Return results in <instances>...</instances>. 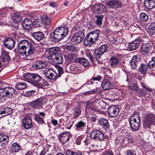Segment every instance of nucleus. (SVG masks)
<instances>
[{
    "label": "nucleus",
    "instance_id": "nucleus-1",
    "mask_svg": "<svg viewBox=\"0 0 155 155\" xmlns=\"http://www.w3.org/2000/svg\"><path fill=\"white\" fill-rule=\"evenodd\" d=\"M17 47L18 54L23 57H31L35 50L34 45L27 40L20 41Z\"/></svg>",
    "mask_w": 155,
    "mask_h": 155
},
{
    "label": "nucleus",
    "instance_id": "nucleus-2",
    "mask_svg": "<svg viewBox=\"0 0 155 155\" xmlns=\"http://www.w3.org/2000/svg\"><path fill=\"white\" fill-rule=\"evenodd\" d=\"M68 31L66 27H58L51 33L49 39L53 41L58 42L63 39L68 34Z\"/></svg>",
    "mask_w": 155,
    "mask_h": 155
},
{
    "label": "nucleus",
    "instance_id": "nucleus-3",
    "mask_svg": "<svg viewBox=\"0 0 155 155\" xmlns=\"http://www.w3.org/2000/svg\"><path fill=\"white\" fill-rule=\"evenodd\" d=\"M58 74L53 69L48 68H45L43 71L44 74L49 80H55L57 78L61 77V75L64 73L63 68L60 66L57 68Z\"/></svg>",
    "mask_w": 155,
    "mask_h": 155
},
{
    "label": "nucleus",
    "instance_id": "nucleus-4",
    "mask_svg": "<svg viewBox=\"0 0 155 155\" xmlns=\"http://www.w3.org/2000/svg\"><path fill=\"white\" fill-rule=\"evenodd\" d=\"M17 94L16 91L13 88L6 87L0 91V101L2 102L5 101L8 98L14 97Z\"/></svg>",
    "mask_w": 155,
    "mask_h": 155
},
{
    "label": "nucleus",
    "instance_id": "nucleus-5",
    "mask_svg": "<svg viewBox=\"0 0 155 155\" xmlns=\"http://www.w3.org/2000/svg\"><path fill=\"white\" fill-rule=\"evenodd\" d=\"M129 123L132 130L136 131L139 129L140 118L137 113L135 112L131 115L129 119Z\"/></svg>",
    "mask_w": 155,
    "mask_h": 155
},
{
    "label": "nucleus",
    "instance_id": "nucleus-6",
    "mask_svg": "<svg viewBox=\"0 0 155 155\" xmlns=\"http://www.w3.org/2000/svg\"><path fill=\"white\" fill-rule=\"evenodd\" d=\"M25 78L28 79L30 80V82L36 87L39 88L42 87V84L41 83H39L42 78L38 74L28 73L25 75Z\"/></svg>",
    "mask_w": 155,
    "mask_h": 155
},
{
    "label": "nucleus",
    "instance_id": "nucleus-7",
    "mask_svg": "<svg viewBox=\"0 0 155 155\" xmlns=\"http://www.w3.org/2000/svg\"><path fill=\"white\" fill-rule=\"evenodd\" d=\"M97 30H96L86 35L84 42L85 45L90 47L93 44H96V41L97 39Z\"/></svg>",
    "mask_w": 155,
    "mask_h": 155
},
{
    "label": "nucleus",
    "instance_id": "nucleus-8",
    "mask_svg": "<svg viewBox=\"0 0 155 155\" xmlns=\"http://www.w3.org/2000/svg\"><path fill=\"white\" fill-rule=\"evenodd\" d=\"M109 62L110 67L112 68L118 67L122 68V70L125 68L124 62H121L120 58L117 56L111 57L109 59Z\"/></svg>",
    "mask_w": 155,
    "mask_h": 155
},
{
    "label": "nucleus",
    "instance_id": "nucleus-9",
    "mask_svg": "<svg viewBox=\"0 0 155 155\" xmlns=\"http://www.w3.org/2000/svg\"><path fill=\"white\" fill-rule=\"evenodd\" d=\"M143 124L145 128H149L151 125H155V114L153 113L147 114L144 119Z\"/></svg>",
    "mask_w": 155,
    "mask_h": 155
},
{
    "label": "nucleus",
    "instance_id": "nucleus-10",
    "mask_svg": "<svg viewBox=\"0 0 155 155\" xmlns=\"http://www.w3.org/2000/svg\"><path fill=\"white\" fill-rule=\"evenodd\" d=\"M47 99L44 97H41L30 103V106L34 109L41 107L43 104L47 101Z\"/></svg>",
    "mask_w": 155,
    "mask_h": 155
},
{
    "label": "nucleus",
    "instance_id": "nucleus-11",
    "mask_svg": "<svg viewBox=\"0 0 155 155\" xmlns=\"http://www.w3.org/2000/svg\"><path fill=\"white\" fill-rule=\"evenodd\" d=\"M22 124L23 126L25 129L31 128L33 125L31 117L28 115L24 116L22 119Z\"/></svg>",
    "mask_w": 155,
    "mask_h": 155
},
{
    "label": "nucleus",
    "instance_id": "nucleus-12",
    "mask_svg": "<svg viewBox=\"0 0 155 155\" xmlns=\"http://www.w3.org/2000/svg\"><path fill=\"white\" fill-rule=\"evenodd\" d=\"M111 79L110 77H106L101 83V86L104 90H107L111 89L112 87L111 83Z\"/></svg>",
    "mask_w": 155,
    "mask_h": 155
},
{
    "label": "nucleus",
    "instance_id": "nucleus-13",
    "mask_svg": "<svg viewBox=\"0 0 155 155\" xmlns=\"http://www.w3.org/2000/svg\"><path fill=\"white\" fill-rule=\"evenodd\" d=\"M72 135L68 132H63L60 134L58 136V140L62 144H64L67 142L70 139Z\"/></svg>",
    "mask_w": 155,
    "mask_h": 155
},
{
    "label": "nucleus",
    "instance_id": "nucleus-14",
    "mask_svg": "<svg viewBox=\"0 0 155 155\" xmlns=\"http://www.w3.org/2000/svg\"><path fill=\"white\" fill-rule=\"evenodd\" d=\"M119 111V108L115 105L110 106L107 110L108 114L110 117H114L117 116Z\"/></svg>",
    "mask_w": 155,
    "mask_h": 155
},
{
    "label": "nucleus",
    "instance_id": "nucleus-15",
    "mask_svg": "<svg viewBox=\"0 0 155 155\" xmlns=\"http://www.w3.org/2000/svg\"><path fill=\"white\" fill-rule=\"evenodd\" d=\"M97 112L100 114L105 115L106 113V103L101 100H97Z\"/></svg>",
    "mask_w": 155,
    "mask_h": 155
},
{
    "label": "nucleus",
    "instance_id": "nucleus-16",
    "mask_svg": "<svg viewBox=\"0 0 155 155\" xmlns=\"http://www.w3.org/2000/svg\"><path fill=\"white\" fill-rule=\"evenodd\" d=\"M22 25L24 29L29 31L30 30H31L33 24L31 19L25 18L22 23Z\"/></svg>",
    "mask_w": 155,
    "mask_h": 155
},
{
    "label": "nucleus",
    "instance_id": "nucleus-17",
    "mask_svg": "<svg viewBox=\"0 0 155 155\" xmlns=\"http://www.w3.org/2000/svg\"><path fill=\"white\" fill-rule=\"evenodd\" d=\"M142 39L138 37L129 44V47L131 50H134L137 48L140 44Z\"/></svg>",
    "mask_w": 155,
    "mask_h": 155
},
{
    "label": "nucleus",
    "instance_id": "nucleus-18",
    "mask_svg": "<svg viewBox=\"0 0 155 155\" xmlns=\"http://www.w3.org/2000/svg\"><path fill=\"white\" fill-rule=\"evenodd\" d=\"M152 48L150 44L146 43L143 45L141 48L142 54L145 56L150 54L152 51Z\"/></svg>",
    "mask_w": 155,
    "mask_h": 155
},
{
    "label": "nucleus",
    "instance_id": "nucleus-19",
    "mask_svg": "<svg viewBox=\"0 0 155 155\" xmlns=\"http://www.w3.org/2000/svg\"><path fill=\"white\" fill-rule=\"evenodd\" d=\"M98 123L101 125L104 129L107 131L109 130L110 126L107 119L101 117L99 119Z\"/></svg>",
    "mask_w": 155,
    "mask_h": 155
},
{
    "label": "nucleus",
    "instance_id": "nucleus-20",
    "mask_svg": "<svg viewBox=\"0 0 155 155\" xmlns=\"http://www.w3.org/2000/svg\"><path fill=\"white\" fill-rule=\"evenodd\" d=\"M51 59L54 63L61 64L63 61V56L61 54L58 53L56 55H53Z\"/></svg>",
    "mask_w": 155,
    "mask_h": 155
},
{
    "label": "nucleus",
    "instance_id": "nucleus-21",
    "mask_svg": "<svg viewBox=\"0 0 155 155\" xmlns=\"http://www.w3.org/2000/svg\"><path fill=\"white\" fill-rule=\"evenodd\" d=\"M4 44L6 48L9 50H12L15 46V41L13 39L8 38L4 41Z\"/></svg>",
    "mask_w": 155,
    "mask_h": 155
},
{
    "label": "nucleus",
    "instance_id": "nucleus-22",
    "mask_svg": "<svg viewBox=\"0 0 155 155\" xmlns=\"http://www.w3.org/2000/svg\"><path fill=\"white\" fill-rule=\"evenodd\" d=\"M140 61L139 55H137L133 56L130 62L131 67L133 69L135 68Z\"/></svg>",
    "mask_w": 155,
    "mask_h": 155
},
{
    "label": "nucleus",
    "instance_id": "nucleus-23",
    "mask_svg": "<svg viewBox=\"0 0 155 155\" xmlns=\"http://www.w3.org/2000/svg\"><path fill=\"white\" fill-rule=\"evenodd\" d=\"M83 40V38L78 33H75L71 39L72 44L77 45L80 43Z\"/></svg>",
    "mask_w": 155,
    "mask_h": 155
},
{
    "label": "nucleus",
    "instance_id": "nucleus-24",
    "mask_svg": "<svg viewBox=\"0 0 155 155\" xmlns=\"http://www.w3.org/2000/svg\"><path fill=\"white\" fill-rule=\"evenodd\" d=\"M47 65V63L42 61H38L32 65L33 69H38L43 68Z\"/></svg>",
    "mask_w": 155,
    "mask_h": 155
},
{
    "label": "nucleus",
    "instance_id": "nucleus-25",
    "mask_svg": "<svg viewBox=\"0 0 155 155\" xmlns=\"http://www.w3.org/2000/svg\"><path fill=\"white\" fill-rule=\"evenodd\" d=\"M31 36L37 41L42 40L44 38V34L41 31H38L32 33Z\"/></svg>",
    "mask_w": 155,
    "mask_h": 155
},
{
    "label": "nucleus",
    "instance_id": "nucleus-26",
    "mask_svg": "<svg viewBox=\"0 0 155 155\" xmlns=\"http://www.w3.org/2000/svg\"><path fill=\"white\" fill-rule=\"evenodd\" d=\"M60 48L58 47H53L49 48L47 50L49 55L48 56L49 59H51V57L53 55L57 54L58 52L60 51Z\"/></svg>",
    "mask_w": 155,
    "mask_h": 155
},
{
    "label": "nucleus",
    "instance_id": "nucleus-27",
    "mask_svg": "<svg viewBox=\"0 0 155 155\" xmlns=\"http://www.w3.org/2000/svg\"><path fill=\"white\" fill-rule=\"evenodd\" d=\"M0 57L4 62H8L10 60V58L9 56L8 53L3 49H2L1 51Z\"/></svg>",
    "mask_w": 155,
    "mask_h": 155
},
{
    "label": "nucleus",
    "instance_id": "nucleus-28",
    "mask_svg": "<svg viewBox=\"0 0 155 155\" xmlns=\"http://www.w3.org/2000/svg\"><path fill=\"white\" fill-rule=\"evenodd\" d=\"M108 47L106 44L101 45L97 49V56L100 58L102 54L105 52L107 50Z\"/></svg>",
    "mask_w": 155,
    "mask_h": 155
},
{
    "label": "nucleus",
    "instance_id": "nucleus-29",
    "mask_svg": "<svg viewBox=\"0 0 155 155\" xmlns=\"http://www.w3.org/2000/svg\"><path fill=\"white\" fill-rule=\"evenodd\" d=\"M11 18L14 22L18 23L21 21L22 19V17L21 15L18 13H14L12 15Z\"/></svg>",
    "mask_w": 155,
    "mask_h": 155
},
{
    "label": "nucleus",
    "instance_id": "nucleus-30",
    "mask_svg": "<svg viewBox=\"0 0 155 155\" xmlns=\"http://www.w3.org/2000/svg\"><path fill=\"white\" fill-rule=\"evenodd\" d=\"M144 3L145 7L150 9H152L155 7V1H144Z\"/></svg>",
    "mask_w": 155,
    "mask_h": 155
},
{
    "label": "nucleus",
    "instance_id": "nucleus-31",
    "mask_svg": "<svg viewBox=\"0 0 155 155\" xmlns=\"http://www.w3.org/2000/svg\"><path fill=\"white\" fill-rule=\"evenodd\" d=\"M8 137L7 136H2L0 141V148L1 149L3 147L5 146L8 143Z\"/></svg>",
    "mask_w": 155,
    "mask_h": 155
},
{
    "label": "nucleus",
    "instance_id": "nucleus-32",
    "mask_svg": "<svg viewBox=\"0 0 155 155\" xmlns=\"http://www.w3.org/2000/svg\"><path fill=\"white\" fill-rule=\"evenodd\" d=\"M86 123L82 121H80L75 125L76 129L78 130H82L85 127Z\"/></svg>",
    "mask_w": 155,
    "mask_h": 155
},
{
    "label": "nucleus",
    "instance_id": "nucleus-33",
    "mask_svg": "<svg viewBox=\"0 0 155 155\" xmlns=\"http://www.w3.org/2000/svg\"><path fill=\"white\" fill-rule=\"evenodd\" d=\"M20 146L19 144L16 143H15L12 144V150L15 153L18 152L20 149Z\"/></svg>",
    "mask_w": 155,
    "mask_h": 155
},
{
    "label": "nucleus",
    "instance_id": "nucleus-34",
    "mask_svg": "<svg viewBox=\"0 0 155 155\" xmlns=\"http://www.w3.org/2000/svg\"><path fill=\"white\" fill-rule=\"evenodd\" d=\"M106 4L107 6L112 8H116L118 6L117 1H109L106 3Z\"/></svg>",
    "mask_w": 155,
    "mask_h": 155
},
{
    "label": "nucleus",
    "instance_id": "nucleus-35",
    "mask_svg": "<svg viewBox=\"0 0 155 155\" xmlns=\"http://www.w3.org/2000/svg\"><path fill=\"white\" fill-rule=\"evenodd\" d=\"M65 154L66 155H82V153L79 151L74 152L70 150H67Z\"/></svg>",
    "mask_w": 155,
    "mask_h": 155
},
{
    "label": "nucleus",
    "instance_id": "nucleus-36",
    "mask_svg": "<svg viewBox=\"0 0 155 155\" xmlns=\"http://www.w3.org/2000/svg\"><path fill=\"white\" fill-rule=\"evenodd\" d=\"M27 86L26 84L24 82L18 83L15 86V88L19 90L25 89Z\"/></svg>",
    "mask_w": 155,
    "mask_h": 155
},
{
    "label": "nucleus",
    "instance_id": "nucleus-37",
    "mask_svg": "<svg viewBox=\"0 0 155 155\" xmlns=\"http://www.w3.org/2000/svg\"><path fill=\"white\" fill-rule=\"evenodd\" d=\"M148 67L147 65L144 64H141L139 67V71L143 74H145L147 72V70Z\"/></svg>",
    "mask_w": 155,
    "mask_h": 155
},
{
    "label": "nucleus",
    "instance_id": "nucleus-38",
    "mask_svg": "<svg viewBox=\"0 0 155 155\" xmlns=\"http://www.w3.org/2000/svg\"><path fill=\"white\" fill-rule=\"evenodd\" d=\"M34 118L35 121L39 124H41L44 123V118L41 117L38 114H35Z\"/></svg>",
    "mask_w": 155,
    "mask_h": 155
},
{
    "label": "nucleus",
    "instance_id": "nucleus-39",
    "mask_svg": "<svg viewBox=\"0 0 155 155\" xmlns=\"http://www.w3.org/2000/svg\"><path fill=\"white\" fill-rule=\"evenodd\" d=\"M78 61L84 67H87L89 64L88 61L85 58H80L79 59Z\"/></svg>",
    "mask_w": 155,
    "mask_h": 155
},
{
    "label": "nucleus",
    "instance_id": "nucleus-40",
    "mask_svg": "<svg viewBox=\"0 0 155 155\" xmlns=\"http://www.w3.org/2000/svg\"><path fill=\"white\" fill-rule=\"evenodd\" d=\"M42 23L46 25H49L51 23V20L47 15L44 16L42 19Z\"/></svg>",
    "mask_w": 155,
    "mask_h": 155
},
{
    "label": "nucleus",
    "instance_id": "nucleus-41",
    "mask_svg": "<svg viewBox=\"0 0 155 155\" xmlns=\"http://www.w3.org/2000/svg\"><path fill=\"white\" fill-rule=\"evenodd\" d=\"M147 66L151 69L155 67V57H152L151 60L147 64Z\"/></svg>",
    "mask_w": 155,
    "mask_h": 155
},
{
    "label": "nucleus",
    "instance_id": "nucleus-42",
    "mask_svg": "<svg viewBox=\"0 0 155 155\" xmlns=\"http://www.w3.org/2000/svg\"><path fill=\"white\" fill-rule=\"evenodd\" d=\"M106 11V7L103 4H100L97 6V12L99 13L104 12Z\"/></svg>",
    "mask_w": 155,
    "mask_h": 155
},
{
    "label": "nucleus",
    "instance_id": "nucleus-43",
    "mask_svg": "<svg viewBox=\"0 0 155 155\" xmlns=\"http://www.w3.org/2000/svg\"><path fill=\"white\" fill-rule=\"evenodd\" d=\"M148 19V17L147 15L144 13H141L140 15V19L142 21H146Z\"/></svg>",
    "mask_w": 155,
    "mask_h": 155
},
{
    "label": "nucleus",
    "instance_id": "nucleus-44",
    "mask_svg": "<svg viewBox=\"0 0 155 155\" xmlns=\"http://www.w3.org/2000/svg\"><path fill=\"white\" fill-rule=\"evenodd\" d=\"M129 88L133 91H137L139 89L137 84L135 83H132L129 86Z\"/></svg>",
    "mask_w": 155,
    "mask_h": 155
},
{
    "label": "nucleus",
    "instance_id": "nucleus-45",
    "mask_svg": "<svg viewBox=\"0 0 155 155\" xmlns=\"http://www.w3.org/2000/svg\"><path fill=\"white\" fill-rule=\"evenodd\" d=\"M137 93L140 97H142L145 96L146 94H147V92L142 89H140L138 91Z\"/></svg>",
    "mask_w": 155,
    "mask_h": 155
},
{
    "label": "nucleus",
    "instance_id": "nucleus-46",
    "mask_svg": "<svg viewBox=\"0 0 155 155\" xmlns=\"http://www.w3.org/2000/svg\"><path fill=\"white\" fill-rule=\"evenodd\" d=\"M80 110L78 109H75L73 113V117L74 118H77L81 114Z\"/></svg>",
    "mask_w": 155,
    "mask_h": 155
},
{
    "label": "nucleus",
    "instance_id": "nucleus-47",
    "mask_svg": "<svg viewBox=\"0 0 155 155\" xmlns=\"http://www.w3.org/2000/svg\"><path fill=\"white\" fill-rule=\"evenodd\" d=\"M65 58H67L68 60L72 61L76 58L75 55L73 53L68 54V55L65 57Z\"/></svg>",
    "mask_w": 155,
    "mask_h": 155
},
{
    "label": "nucleus",
    "instance_id": "nucleus-48",
    "mask_svg": "<svg viewBox=\"0 0 155 155\" xmlns=\"http://www.w3.org/2000/svg\"><path fill=\"white\" fill-rule=\"evenodd\" d=\"M149 32L152 35H155V27L151 24L149 27Z\"/></svg>",
    "mask_w": 155,
    "mask_h": 155
},
{
    "label": "nucleus",
    "instance_id": "nucleus-49",
    "mask_svg": "<svg viewBox=\"0 0 155 155\" xmlns=\"http://www.w3.org/2000/svg\"><path fill=\"white\" fill-rule=\"evenodd\" d=\"M4 109L6 116L10 114L12 112V109L10 107H4Z\"/></svg>",
    "mask_w": 155,
    "mask_h": 155
},
{
    "label": "nucleus",
    "instance_id": "nucleus-50",
    "mask_svg": "<svg viewBox=\"0 0 155 155\" xmlns=\"http://www.w3.org/2000/svg\"><path fill=\"white\" fill-rule=\"evenodd\" d=\"M66 48L68 50L72 52L77 51V48L75 46L72 45H69L67 46Z\"/></svg>",
    "mask_w": 155,
    "mask_h": 155
},
{
    "label": "nucleus",
    "instance_id": "nucleus-51",
    "mask_svg": "<svg viewBox=\"0 0 155 155\" xmlns=\"http://www.w3.org/2000/svg\"><path fill=\"white\" fill-rule=\"evenodd\" d=\"M97 138L100 140H103L104 138V134L100 131L97 130Z\"/></svg>",
    "mask_w": 155,
    "mask_h": 155
},
{
    "label": "nucleus",
    "instance_id": "nucleus-52",
    "mask_svg": "<svg viewBox=\"0 0 155 155\" xmlns=\"http://www.w3.org/2000/svg\"><path fill=\"white\" fill-rule=\"evenodd\" d=\"M103 16L102 15L97 16V25H101L102 24V19Z\"/></svg>",
    "mask_w": 155,
    "mask_h": 155
},
{
    "label": "nucleus",
    "instance_id": "nucleus-53",
    "mask_svg": "<svg viewBox=\"0 0 155 155\" xmlns=\"http://www.w3.org/2000/svg\"><path fill=\"white\" fill-rule=\"evenodd\" d=\"M91 136L92 139L96 140L97 137V131L95 130L92 132L91 134Z\"/></svg>",
    "mask_w": 155,
    "mask_h": 155
},
{
    "label": "nucleus",
    "instance_id": "nucleus-54",
    "mask_svg": "<svg viewBox=\"0 0 155 155\" xmlns=\"http://www.w3.org/2000/svg\"><path fill=\"white\" fill-rule=\"evenodd\" d=\"M127 155H136V152L133 150H129L127 152Z\"/></svg>",
    "mask_w": 155,
    "mask_h": 155
},
{
    "label": "nucleus",
    "instance_id": "nucleus-55",
    "mask_svg": "<svg viewBox=\"0 0 155 155\" xmlns=\"http://www.w3.org/2000/svg\"><path fill=\"white\" fill-rule=\"evenodd\" d=\"M96 92V90H92L91 91H88L87 92H85L83 94L85 95H89L91 94H93L95 93Z\"/></svg>",
    "mask_w": 155,
    "mask_h": 155
},
{
    "label": "nucleus",
    "instance_id": "nucleus-56",
    "mask_svg": "<svg viewBox=\"0 0 155 155\" xmlns=\"http://www.w3.org/2000/svg\"><path fill=\"white\" fill-rule=\"evenodd\" d=\"M141 85L142 87L144 88L147 91H151V89L148 87H147L145 84L143 83H141Z\"/></svg>",
    "mask_w": 155,
    "mask_h": 155
},
{
    "label": "nucleus",
    "instance_id": "nucleus-57",
    "mask_svg": "<svg viewBox=\"0 0 155 155\" xmlns=\"http://www.w3.org/2000/svg\"><path fill=\"white\" fill-rule=\"evenodd\" d=\"M5 84L0 81V91L2 89H5L6 87H5Z\"/></svg>",
    "mask_w": 155,
    "mask_h": 155
},
{
    "label": "nucleus",
    "instance_id": "nucleus-58",
    "mask_svg": "<svg viewBox=\"0 0 155 155\" xmlns=\"http://www.w3.org/2000/svg\"><path fill=\"white\" fill-rule=\"evenodd\" d=\"M92 80L93 81H96L97 80V77H94L92 78L90 81H88V82H87L85 84H92L93 83V82L92 81Z\"/></svg>",
    "mask_w": 155,
    "mask_h": 155
},
{
    "label": "nucleus",
    "instance_id": "nucleus-59",
    "mask_svg": "<svg viewBox=\"0 0 155 155\" xmlns=\"http://www.w3.org/2000/svg\"><path fill=\"white\" fill-rule=\"evenodd\" d=\"M90 108L92 110L96 111L97 110L96 106V105H94V104L93 103L90 106Z\"/></svg>",
    "mask_w": 155,
    "mask_h": 155
},
{
    "label": "nucleus",
    "instance_id": "nucleus-60",
    "mask_svg": "<svg viewBox=\"0 0 155 155\" xmlns=\"http://www.w3.org/2000/svg\"><path fill=\"white\" fill-rule=\"evenodd\" d=\"M0 115H2V117L5 116L4 107L0 110Z\"/></svg>",
    "mask_w": 155,
    "mask_h": 155
},
{
    "label": "nucleus",
    "instance_id": "nucleus-61",
    "mask_svg": "<svg viewBox=\"0 0 155 155\" xmlns=\"http://www.w3.org/2000/svg\"><path fill=\"white\" fill-rule=\"evenodd\" d=\"M103 155H114V154L111 151L108 150L105 152Z\"/></svg>",
    "mask_w": 155,
    "mask_h": 155
},
{
    "label": "nucleus",
    "instance_id": "nucleus-62",
    "mask_svg": "<svg viewBox=\"0 0 155 155\" xmlns=\"http://www.w3.org/2000/svg\"><path fill=\"white\" fill-rule=\"evenodd\" d=\"M35 93V91H28V94L29 96H33L34 95V94Z\"/></svg>",
    "mask_w": 155,
    "mask_h": 155
},
{
    "label": "nucleus",
    "instance_id": "nucleus-63",
    "mask_svg": "<svg viewBox=\"0 0 155 155\" xmlns=\"http://www.w3.org/2000/svg\"><path fill=\"white\" fill-rule=\"evenodd\" d=\"M97 120V116L96 115L92 116L91 117V120L92 122H95Z\"/></svg>",
    "mask_w": 155,
    "mask_h": 155
},
{
    "label": "nucleus",
    "instance_id": "nucleus-64",
    "mask_svg": "<svg viewBox=\"0 0 155 155\" xmlns=\"http://www.w3.org/2000/svg\"><path fill=\"white\" fill-rule=\"evenodd\" d=\"M51 123L54 126H55L58 124V121L55 119L52 120H51Z\"/></svg>",
    "mask_w": 155,
    "mask_h": 155
}]
</instances>
